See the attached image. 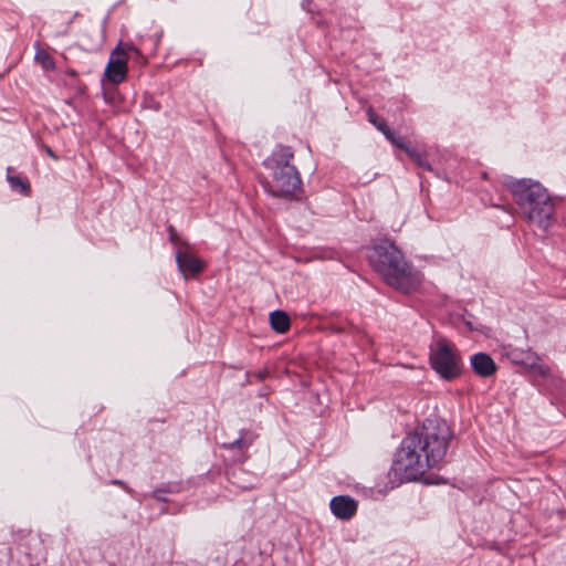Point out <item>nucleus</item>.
<instances>
[{"label": "nucleus", "mask_w": 566, "mask_h": 566, "mask_svg": "<svg viewBox=\"0 0 566 566\" xmlns=\"http://www.w3.org/2000/svg\"><path fill=\"white\" fill-rule=\"evenodd\" d=\"M181 247L176 251V263L179 269V271L182 273L185 277H187L188 274H198L203 270L202 262L193 256L189 250L190 244L188 242H184Z\"/></svg>", "instance_id": "8"}, {"label": "nucleus", "mask_w": 566, "mask_h": 566, "mask_svg": "<svg viewBox=\"0 0 566 566\" xmlns=\"http://www.w3.org/2000/svg\"><path fill=\"white\" fill-rule=\"evenodd\" d=\"M167 232H168V234H169V241H170V242H171V243L177 248V250H178L180 247H181V249H182V248H184V247H182V243H184L185 241H181V240L179 239V237H178V234H177V231H176L175 227H174V226H171V224H169V226L167 227Z\"/></svg>", "instance_id": "19"}, {"label": "nucleus", "mask_w": 566, "mask_h": 566, "mask_svg": "<svg viewBox=\"0 0 566 566\" xmlns=\"http://www.w3.org/2000/svg\"><path fill=\"white\" fill-rule=\"evenodd\" d=\"M431 368L444 380H453L461 375L462 359L455 346L443 336H434L429 346Z\"/></svg>", "instance_id": "5"}, {"label": "nucleus", "mask_w": 566, "mask_h": 566, "mask_svg": "<svg viewBox=\"0 0 566 566\" xmlns=\"http://www.w3.org/2000/svg\"><path fill=\"white\" fill-rule=\"evenodd\" d=\"M35 60L41 64V66L46 71H52L55 67L54 60L51 55L44 50H40L35 54Z\"/></svg>", "instance_id": "17"}, {"label": "nucleus", "mask_w": 566, "mask_h": 566, "mask_svg": "<svg viewBox=\"0 0 566 566\" xmlns=\"http://www.w3.org/2000/svg\"><path fill=\"white\" fill-rule=\"evenodd\" d=\"M507 355L514 364L523 365L525 367L533 365L535 359H537L536 353L532 352L531 349L523 350L514 348Z\"/></svg>", "instance_id": "11"}, {"label": "nucleus", "mask_w": 566, "mask_h": 566, "mask_svg": "<svg viewBox=\"0 0 566 566\" xmlns=\"http://www.w3.org/2000/svg\"><path fill=\"white\" fill-rule=\"evenodd\" d=\"M384 135L392 145L397 146L400 149L406 150L407 147L409 146L405 137L400 136L390 128H388Z\"/></svg>", "instance_id": "16"}, {"label": "nucleus", "mask_w": 566, "mask_h": 566, "mask_svg": "<svg viewBox=\"0 0 566 566\" xmlns=\"http://www.w3.org/2000/svg\"><path fill=\"white\" fill-rule=\"evenodd\" d=\"M473 371L483 378L491 377L496 371V365L492 357L485 353H478L471 356Z\"/></svg>", "instance_id": "10"}, {"label": "nucleus", "mask_w": 566, "mask_h": 566, "mask_svg": "<svg viewBox=\"0 0 566 566\" xmlns=\"http://www.w3.org/2000/svg\"><path fill=\"white\" fill-rule=\"evenodd\" d=\"M270 324L273 331L283 334L290 328V318L283 311H274L270 314Z\"/></svg>", "instance_id": "12"}, {"label": "nucleus", "mask_w": 566, "mask_h": 566, "mask_svg": "<svg viewBox=\"0 0 566 566\" xmlns=\"http://www.w3.org/2000/svg\"><path fill=\"white\" fill-rule=\"evenodd\" d=\"M46 154L52 157L53 159H56L57 157L55 156V154L53 153V150L50 148V147H46Z\"/></svg>", "instance_id": "22"}, {"label": "nucleus", "mask_w": 566, "mask_h": 566, "mask_svg": "<svg viewBox=\"0 0 566 566\" xmlns=\"http://www.w3.org/2000/svg\"><path fill=\"white\" fill-rule=\"evenodd\" d=\"M329 509L338 520L348 521L357 513L358 503L349 495H337L331 500Z\"/></svg>", "instance_id": "9"}, {"label": "nucleus", "mask_w": 566, "mask_h": 566, "mask_svg": "<svg viewBox=\"0 0 566 566\" xmlns=\"http://www.w3.org/2000/svg\"><path fill=\"white\" fill-rule=\"evenodd\" d=\"M452 439L453 432L446 420L426 419L401 440L389 478L396 483L418 480L442 462Z\"/></svg>", "instance_id": "1"}, {"label": "nucleus", "mask_w": 566, "mask_h": 566, "mask_svg": "<svg viewBox=\"0 0 566 566\" xmlns=\"http://www.w3.org/2000/svg\"><path fill=\"white\" fill-rule=\"evenodd\" d=\"M527 368L544 378V386L555 398H559L566 391L564 380L560 377L553 375L549 367L541 363L538 356L534 364L530 365Z\"/></svg>", "instance_id": "7"}, {"label": "nucleus", "mask_w": 566, "mask_h": 566, "mask_svg": "<svg viewBox=\"0 0 566 566\" xmlns=\"http://www.w3.org/2000/svg\"><path fill=\"white\" fill-rule=\"evenodd\" d=\"M109 483L113 485H118V486L123 488L125 491L130 492L129 486L123 480L115 479V480H112Z\"/></svg>", "instance_id": "20"}, {"label": "nucleus", "mask_w": 566, "mask_h": 566, "mask_svg": "<svg viewBox=\"0 0 566 566\" xmlns=\"http://www.w3.org/2000/svg\"><path fill=\"white\" fill-rule=\"evenodd\" d=\"M151 496L158 501H167V499L163 495V491L160 489L154 490Z\"/></svg>", "instance_id": "21"}, {"label": "nucleus", "mask_w": 566, "mask_h": 566, "mask_svg": "<svg viewBox=\"0 0 566 566\" xmlns=\"http://www.w3.org/2000/svg\"><path fill=\"white\" fill-rule=\"evenodd\" d=\"M505 187L511 192L522 217L546 231L556 222L555 205L546 188L538 181L510 178Z\"/></svg>", "instance_id": "2"}, {"label": "nucleus", "mask_w": 566, "mask_h": 566, "mask_svg": "<svg viewBox=\"0 0 566 566\" xmlns=\"http://www.w3.org/2000/svg\"><path fill=\"white\" fill-rule=\"evenodd\" d=\"M368 260L382 280L398 291L410 293L421 282L419 273L406 260L402 252L388 240L375 244L369 251Z\"/></svg>", "instance_id": "3"}, {"label": "nucleus", "mask_w": 566, "mask_h": 566, "mask_svg": "<svg viewBox=\"0 0 566 566\" xmlns=\"http://www.w3.org/2000/svg\"><path fill=\"white\" fill-rule=\"evenodd\" d=\"M419 166L426 167L427 169H430V167L424 163L422 155L416 149L410 146L407 147L405 150Z\"/></svg>", "instance_id": "18"}, {"label": "nucleus", "mask_w": 566, "mask_h": 566, "mask_svg": "<svg viewBox=\"0 0 566 566\" xmlns=\"http://www.w3.org/2000/svg\"><path fill=\"white\" fill-rule=\"evenodd\" d=\"M264 376H265V371H259L256 374V378L260 379V380H262L264 378Z\"/></svg>", "instance_id": "23"}, {"label": "nucleus", "mask_w": 566, "mask_h": 566, "mask_svg": "<svg viewBox=\"0 0 566 566\" xmlns=\"http://www.w3.org/2000/svg\"><path fill=\"white\" fill-rule=\"evenodd\" d=\"M293 158L294 154L290 146L279 145L264 159V167L272 172V179L268 182L266 190L273 197L291 198L301 188L300 174L291 164Z\"/></svg>", "instance_id": "4"}, {"label": "nucleus", "mask_w": 566, "mask_h": 566, "mask_svg": "<svg viewBox=\"0 0 566 566\" xmlns=\"http://www.w3.org/2000/svg\"><path fill=\"white\" fill-rule=\"evenodd\" d=\"M8 181L12 189L19 190L24 196H29L31 188L28 181L22 180L19 176H8Z\"/></svg>", "instance_id": "14"}, {"label": "nucleus", "mask_w": 566, "mask_h": 566, "mask_svg": "<svg viewBox=\"0 0 566 566\" xmlns=\"http://www.w3.org/2000/svg\"><path fill=\"white\" fill-rule=\"evenodd\" d=\"M127 50L136 51L133 45L126 44L125 48H122L118 44L109 56V61L105 67V76L113 84L122 83L127 75Z\"/></svg>", "instance_id": "6"}, {"label": "nucleus", "mask_w": 566, "mask_h": 566, "mask_svg": "<svg viewBox=\"0 0 566 566\" xmlns=\"http://www.w3.org/2000/svg\"><path fill=\"white\" fill-rule=\"evenodd\" d=\"M367 117L369 123H371L382 134H385V132L389 128L386 120L379 117L371 107L367 109Z\"/></svg>", "instance_id": "15"}, {"label": "nucleus", "mask_w": 566, "mask_h": 566, "mask_svg": "<svg viewBox=\"0 0 566 566\" xmlns=\"http://www.w3.org/2000/svg\"><path fill=\"white\" fill-rule=\"evenodd\" d=\"M254 441V434L251 432H241L240 437L230 443H226L224 447L229 449H245L250 447Z\"/></svg>", "instance_id": "13"}]
</instances>
